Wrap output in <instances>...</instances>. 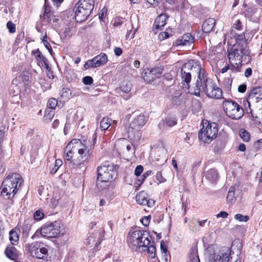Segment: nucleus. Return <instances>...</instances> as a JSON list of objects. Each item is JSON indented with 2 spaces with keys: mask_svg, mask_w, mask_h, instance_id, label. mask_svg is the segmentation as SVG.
<instances>
[{
  "mask_svg": "<svg viewBox=\"0 0 262 262\" xmlns=\"http://www.w3.org/2000/svg\"><path fill=\"white\" fill-rule=\"evenodd\" d=\"M181 78L186 84L189 93L199 96L201 92L205 93L210 88L213 80L208 77L205 70L194 60H189L183 65L181 70Z\"/></svg>",
  "mask_w": 262,
  "mask_h": 262,
  "instance_id": "f257e3e1",
  "label": "nucleus"
},
{
  "mask_svg": "<svg viewBox=\"0 0 262 262\" xmlns=\"http://www.w3.org/2000/svg\"><path fill=\"white\" fill-rule=\"evenodd\" d=\"M127 243L133 251L140 252L147 251L151 258L156 256L154 242L151 241L150 236L145 231H129L127 237Z\"/></svg>",
  "mask_w": 262,
  "mask_h": 262,
  "instance_id": "f03ea898",
  "label": "nucleus"
},
{
  "mask_svg": "<svg viewBox=\"0 0 262 262\" xmlns=\"http://www.w3.org/2000/svg\"><path fill=\"white\" fill-rule=\"evenodd\" d=\"M65 159L75 167L81 168L87 162L89 157V149L81 140L73 139L64 149Z\"/></svg>",
  "mask_w": 262,
  "mask_h": 262,
  "instance_id": "7ed1b4c3",
  "label": "nucleus"
},
{
  "mask_svg": "<svg viewBox=\"0 0 262 262\" xmlns=\"http://www.w3.org/2000/svg\"><path fill=\"white\" fill-rule=\"evenodd\" d=\"M23 182L22 178L19 174L13 173L11 176H8L3 181L0 187L2 194L7 196L9 199L13 197Z\"/></svg>",
  "mask_w": 262,
  "mask_h": 262,
  "instance_id": "20e7f679",
  "label": "nucleus"
},
{
  "mask_svg": "<svg viewBox=\"0 0 262 262\" xmlns=\"http://www.w3.org/2000/svg\"><path fill=\"white\" fill-rule=\"evenodd\" d=\"M249 53L247 44L246 42H243L241 43L237 42L228 50L229 62L233 66H238L241 69L243 57L249 56Z\"/></svg>",
  "mask_w": 262,
  "mask_h": 262,
  "instance_id": "39448f33",
  "label": "nucleus"
},
{
  "mask_svg": "<svg viewBox=\"0 0 262 262\" xmlns=\"http://www.w3.org/2000/svg\"><path fill=\"white\" fill-rule=\"evenodd\" d=\"M218 133L217 125L215 122L210 123L207 120L203 124V127L199 134L200 140L209 143L216 137Z\"/></svg>",
  "mask_w": 262,
  "mask_h": 262,
  "instance_id": "423d86ee",
  "label": "nucleus"
},
{
  "mask_svg": "<svg viewBox=\"0 0 262 262\" xmlns=\"http://www.w3.org/2000/svg\"><path fill=\"white\" fill-rule=\"evenodd\" d=\"M223 106L226 114L232 119L238 120L244 115L243 108L235 101L225 100Z\"/></svg>",
  "mask_w": 262,
  "mask_h": 262,
  "instance_id": "0eeeda50",
  "label": "nucleus"
},
{
  "mask_svg": "<svg viewBox=\"0 0 262 262\" xmlns=\"http://www.w3.org/2000/svg\"><path fill=\"white\" fill-rule=\"evenodd\" d=\"M114 167L112 164L105 163L97 167V179L105 182H110L115 174Z\"/></svg>",
  "mask_w": 262,
  "mask_h": 262,
  "instance_id": "6e6552de",
  "label": "nucleus"
},
{
  "mask_svg": "<svg viewBox=\"0 0 262 262\" xmlns=\"http://www.w3.org/2000/svg\"><path fill=\"white\" fill-rule=\"evenodd\" d=\"M43 237L47 238L57 237L60 235V229L56 222L43 225L40 230Z\"/></svg>",
  "mask_w": 262,
  "mask_h": 262,
  "instance_id": "1a4fd4ad",
  "label": "nucleus"
},
{
  "mask_svg": "<svg viewBox=\"0 0 262 262\" xmlns=\"http://www.w3.org/2000/svg\"><path fill=\"white\" fill-rule=\"evenodd\" d=\"M162 71L163 69L160 67L145 69L142 73V76L144 81L147 83H150L160 77Z\"/></svg>",
  "mask_w": 262,
  "mask_h": 262,
  "instance_id": "9d476101",
  "label": "nucleus"
},
{
  "mask_svg": "<svg viewBox=\"0 0 262 262\" xmlns=\"http://www.w3.org/2000/svg\"><path fill=\"white\" fill-rule=\"evenodd\" d=\"M107 56L104 53H101L93 59L88 60L84 65L85 69L97 68L104 65L107 62Z\"/></svg>",
  "mask_w": 262,
  "mask_h": 262,
  "instance_id": "9b49d317",
  "label": "nucleus"
},
{
  "mask_svg": "<svg viewBox=\"0 0 262 262\" xmlns=\"http://www.w3.org/2000/svg\"><path fill=\"white\" fill-rule=\"evenodd\" d=\"M230 252L228 247L222 248L217 253L213 255L211 262H228Z\"/></svg>",
  "mask_w": 262,
  "mask_h": 262,
  "instance_id": "f8f14e48",
  "label": "nucleus"
},
{
  "mask_svg": "<svg viewBox=\"0 0 262 262\" xmlns=\"http://www.w3.org/2000/svg\"><path fill=\"white\" fill-rule=\"evenodd\" d=\"M137 202L141 205H147L148 207H152L155 204V201L150 199L148 194L144 191H141L137 193L136 196Z\"/></svg>",
  "mask_w": 262,
  "mask_h": 262,
  "instance_id": "ddd939ff",
  "label": "nucleus"
},
{
  "mask_svg": "<svg viewBox=\"0 0 262 262\" xmlns=\"http://www.w3.org/2000/svg\"><path fill=\"white\" fill-rule=\"evenodd\" d=\"M31 219H27L19 225V231L21 232V238L25 243H27L32 227V223Z\"/></svg>",
  "mask_w": 262,
  "mask_h": 262,
  "instance_id": "4468645a",
  "label": "nucleus"
},
{
  "mask_svg": "<svg viewBox=\"0 0 262 262\" xmlns=\"http://www.w3.org/2000/svg\"><path fill=\"white\" fill-rule=\"evenodd\" d=\"M205 93L209 98L220 99L222 98L223 92L221 89L217 87L213 81Z\"/></svg>",
  "mask_w": 262,
  "mask_h": 262,
  "instance_id": "2eb2a0df",
  "label": "nucleus"
},
{
  "mask_svg": "<svg viewBox=\"0 0 262 262\" xmlns=\"http://www.w3.org/2000/svg\"><path fill=\"white\" fill-rule=\"evenodd\" d=\"M75 18L78 23H82L86 20L91 13L78 6L76 7V5L75 6Z\"/></svg>",
  "mask_w": 262,
  "mask_h": 262,
  "instance_id": "dca6fc26",
  "label": "nucleus"
},
{
  "mask_svg": "<svg viewBox=\"0 0 262 262\" xmlns=\"http://www.w3.org/2000/svg\"><path fill=\"white\" fill-rule=\"evenodd\" d=\"M146 118L143 115H140L135 117L130 123V127L136 130H139L142 127L146 122Z\"/></svg>",
  "mask_w": 262,
  "mask_h": 262,
  "instance_id": "f3484780",
  "label": "nucleus"
},
{
  "mask_svg": "<svg viewBox=\"0 0 262 262\" xmlns=\"http://www.w3.org/2000/svg\"><path fill=\"white\" fill-rule=\"evenodd\" d=\"M194 42L193 37L189 33L183 35L176 41L177 46H191Z\"/></svg>",
  "mask_w": 262,
  "mask_h": 262,
  "instance_id": "a211bd4d",
  "label": "nucleus"
},
{
  "mask_svg": "<svg viewBox=\"0 0 262 262\" xmlns=\"http://www.w3.org/2000/svg\"><path fill=\"white\" fill-rule=\"evenodd\" d=\"M169 16L166 14H161L156 19L153 26V30L162 29L166 25Z\"/></svg>",
  "mask_w": 262,
  "mask_h": 262,
  "instance_id": "6ab92c4d",
  "label": "nucleus"
},
{
  "mask_svg": "<svg viewBox=\"0 0 262 262\" xmlns=\"http://www.w3.org/2000/svg\"><path fill=\"white\" fill-rule=\"evenodd\" d=\"M85 10L86 11L92 13L94 7V0H79L76 5Z\"/></svg>",
  "mask_w": 262,
  "mask_h": 262,
  "instance_id": "aec40b11",
  "label": "nucleus"
},
{
  "mask_svg": "<svg viewBox=\"0 0 262 262\" xmlns=\"http://www.w3.org/2000/svg\"><path fill=\"white\" fill-rule=\"evenodd\" d=\"M6 256L10 259L15 260L18 258V251L12 245L8 246L5 251Z\"/></svg>",
  "mask_w": 262,
  "mask_h": 262,
  "instance_id": "412c9836",
  "label": "nucleus"
},
{
  "mask_svg": "<svg viewBox=\"0 0 262 262\" xmlns=\"http://www.w3.org/2000/svg\"><path fill=\"white\" fill-rule=\"evenodd\" d=\"M215 24L214 18H209L205 20L202 25V30L205 33H209L213 29Z\"/></svg>",
  "mask_w": 262,
  "mask_h": 262,
  "instance_id": "4be33fe9",
  "label": "nucleus"
},
{
  "mask_svg": "<svg viewBox=\"0 0 262 262\" xmlns=\"http://www.w3.org/2000/svg\"><path fill=\"white\" fill-rule=\"evenodd\" d=\"M48 250L46 247L42 246V244L40 246L39 248L34 252L32 256L38 259H43L48 255Z\"/></svg>",
  "mask_w": 262,
  "mask_h": 262,
  "instance_id": "5701e85b",
  "label": "nucleus"
},
{
  "mask_svg": "<svg viewBox=\"0 0 262 262\" xmlns=\"http://www.w3.org/2000/svg\"><path fill=\"white\" fill-rule=\"evenodd\" d=\"M206 178L212 182H215L218 178V173L214 169H210L206 171L205 174Z\"/></svg>",
  "mask_w": 262,
  "mask_h": 262,
  "instance_id": "b1692460",
  "label": "nucleus"
},
{
  "mask_svg": "<svg viewBox=\"0 0 262 262\" xmlns=\"http://www.w3.org/2000/svg\"><path fill=\"white\" fill-rule=\"evenodd\" d=\"M42 244L37 242L32 243L30 244L29 243H26L25 247L28 249V250L31 253V255L34 254V252H36L38 248H39L40 246Z\"/></svg>",
  "mask_w": 262,
  "mask_h": 262,
  "instance_id": "393cba45",
  "label": "nucleus"
},
{
  "mask_svg": "<svg viewBox=\"0 0 262 262\" xmlns=\"http://www.w3.org/2000/svg\"><path fill=\"white\" fill-rule=\"evenodd\" d=\"M262 93L261 87H256L252 90L251 92L249 95V99H257L260 96Z\"/></svg>",
  "mask_w": 262,
  "mask_h": 262,
  "instance_id": "a878e982",
  "label": "nucleus"
},
{
  "mask_svg": "<svg viewBox=\"0 0 262 262\" xmlns=\"http://www.w3.org/2000/svg\"><path fill=\"white\" fill-rule=\"evenodd\" d=\"M188 262H200L198 254V249L196 247H193L191 249Z\"/></svg>",
  "mask_w": 262,
  "mask_h": 262,
  "instance_id": "bb28decb",
  "label": "nucleus"
},
{
  "mask_svg": "<svg viewBox=\"0 0 262 262\" xmlns=\"http://www.w3.org/2000/svg\"><path fill=\"white\" fill-rule=\"evenodd\" d=\"M112 119L107 117H104L100 121V128L102 130H106L111 125Z\"/></svg>",
  "mask_w": 262,
  "mask_h": 262,
  "instance_id": "cd10ccee",
  "label": "nucleus"
},
{
  "mask_svg": "<svg viewBox=\"0 0 262 262\" xmlns=\"http://www.w3.org/2000/svg\"><path fill=\"white\" fill-rule=\"evenodd\" d=\"M254 99H249L248 98L246 100H244L245 109L248 114H250L253 118H257V116H254V114L252 113V110L251 108V101Z\"/></svg>",
  "mask_w": 262,
  "mask_h": 262,
  "instance_id": "c85d7f7f",
  "label": "nucleus"
},
{
  "mask_svg": "<svg viewBox=\"0 0 262 262\" xmlns=\"http://www.w3.org/2000/svg\"><path fill=\"white\" fill-rule=\"evenodd\" d=\"M132 88V84L129 81H123L120 86V90L125 94H128L130 92Z\"/></svg>",
  "mask_w": 262,
  "mask_h": 262,
  "instance_id": "c756f323",
  "label": "nucleus"
},
{
  "mask_svg": "<svg viewBox=\"0 0 262 262\" xmlns=\"http://www.w3.org/2000/svg\"><path fill=\"white\" fill-rule=\"evenodd\" d=\"M229 70L235 73L241 72V69L238 67V66L233 65H233L229 63L226 67L222 69L221 72L222 73H225Z\"/></svg>",
  "mask_w": 262,
  "mask_h": 262,
  "instance_id": "7c9ffc66",
  "label": "nucleus"
},
{
  "mask_svg": "<svg viewBox=\"0 0 262 262\" xmlns=\"http://www.w3.org/2000/svg\"><path fill=\"white\" fill-rule=\"evenodd\" d=\"M9 239L11 243L13 245H15L16 244H17L19 239V236L18 233L15 231L11 230L9 233Z\"/></svg>",
  "mask_w": 262,
  "mask_h": 262,
  "instance_id": "2f4dec72",
  "label": "nucleus"
},
{
  "mask_svg": "<svg viewBox=\"0 0 262 262\" xmlns=\"http://www.w3.org/2000/svg\"><path fill=\"white\" fill-rule=\"evenodd\" d=\"M234 22L233 23V27L238 30H241L243 28V25L242 23L241 18H239V16H235L234 17Z\"/></svg>",
  "mask_w": 262,
  "mask_h": 262,
  "instance_id": "473e14b6",
  "label": "nucleus"
},
{
  "mask_svg": "<svg viewBox=\"0 0 262 262\" xmlns=\"http://www.w3.org/2000/svg\"><path fill=\"white\" fill-rule=\"evenodd\" d=\"M234 190L235 188L234 187H230L227 196V201L229 203H232L233 202L235 201V198L234 196Z\"/></svg>",
  "mask_w": 262,
  "mask_h": 262,
  "instance_id": "72a5a7b5",
  "label": "nucleus"
},
{
  "mask_svg": "<svg viewBox=\"0 0 262 262\" xmlns=\"http://www.w3.org/2000/svg\"><path fill=\"white\" fill-rule=\"evenodd\" d=\"M55 115L54 111L47 108L45 111L44 118L48 121H51Z\"/></svg>",
  "mask_w": 262,
  "mask_h": 262,
  "instance_id": "f704fd0d",
  "label": "nucleus"
},
{
  "mask_svg": "<svg viewBox=\"0 0 262 262\" xmlns=\"http://www.w3.org/2000/svg\"><path fill=\"white\" fill-rule=\"evenodd\" d=\"M60 96L64 100L68 99L71 97V92L68 88H63L60 92Z\"/></svg>",
  "mask_w": 262,
  "mask_h": 262,
  "instance_id": "c9c22d12",
  "label": "nucleus"
},
{
  "mask_svg": "<svg viewBox=\"0 0 262 262\" xmlns=\"http://www.w3.org/2000/svg\"><path fill=\"white\" fill-rule=\"evenodd\" d=\"M62 165V161L60 159H56L55 162L54 166L50 169L51 173L55 174L59 169V168Z\"/></svg>",
  "mask_w": 262,
  "mask_h": 262,
  "instance_id": "e433bc0d",
  "label": "nucleus"
},
{
  "mask_svg": "<svg viewBox=\"0 0 262 262\" xmlns=\"http://www.w3.org/2000/svg\"><path fill=\"white\" fill-rule=\"evenodd\" d=\"M97 187L100 190H103L106 189L110 185V182H105L103 181L98 180L97 179Z\"/></svg>",
  "mask_w": 262,
  "mask_h": 262,
  "instance_id": "4c0bfd02",
  "label": "nucleus"
},
{
  "mask_svg": "<svg viewBox=\"0 0 262 262\" xmlns=\"http://www.w3.org/2000/svg\"><path fill=\"white\" fill-rule=\"evenodd\" d=\"M239 136L245 142H248L250 138L249 133L244 129L239 130Z\"/></svg>",
  "mask_w": 262,
  "mask_h": 262,
  "instance_id": "58836bf2",
  "label": "nucleus"
},
{
  "mask_svg": "<svg viewBox=\"0 0 262 262\" xmlns=\"http://www.w3.org/2000/svg\"><path fill=\"white\" fill-rule=\"evenodd\" d=\"M57 103L58 101L56 99L54 98L49 99L47 104V106L49 107L48 108L54 110L56 107Z\"/></svg>",
  "mask_w": 262,
  "mask_h": 262,
  "instance_id": "ea45409f",
  "label": "nucleus"
},
{
  "mask_svg": "<svg viewBox=\"0 0 262 262\" xmlns=\"http://www.w3.org/2000/svg\"><path fill=\"white\" fill-rule=\"evenodd\" d=\"M234 219L239 222H247L249 220V216L238 213L234 215Z\"/></svg>",
  "mask_w": 262,
  "mask_h": 262,
  "instance_id": "a19ab883",
  "label": "nucleus"
},
{
  "mask_svg": "<svg viewBox=\"0 0 262 262\" xmlns=\"http://www.w3.org/2000/svg\"><path fill=\"white\" fill-rule=\"evenodd\" d=\"M164 120L167 126L168 127H172L177 124V120L174 118L167 117Z\"/></svg>",
  "mask_w": 262,
  "mask_h": 262,
  "instance_id": "79ce46f5",
  "label": "nucleus"
},
{
  "mask_svg": "<svg viewBox=\"0 0 262 262\" xmlns=\"http://www.w3.org/2000/svg\"><path fill=\"white\" fill-rule=\"evenodd\" d=\"M7 27L9 31L11 33H14L16 31L15 25L11 21H9L7 23Z\"/></svg>",
  "mask_w": 262,
  "mask_h": 262,
  "instance_id": "37998d69",
  "label": "nucleus"
},
{
  "mask_svg": "<svg viewBox=\"0 0 262 262\" xmlns=\"http://www.w3.org/2000/svg\"><path fill=\"white\" fill-rule=\"evenodd\" d=\"M44 217L43 213L39 210L36 211L34 214V219L35 220H40Z\"/></svg>",
  "mask_w": 262,
  "mask_h": 262,
  "instance_id": "c03bdc74",
  "label": "nucleus"
},
{
  "mask_svg": "<svg viewBox=\"0 0 262 262\" xmlns=\"http://www.w3.org/2000/svg\"><path fill=\"white\" fill-rule=\"evenodd\" d=\"M82 82L85 85H90L93 83V79L91 76H85L82 78Z\"/></svg>",
  "mask_w": 262,
  "mask_h": 262,
  "instance_id": "a18cd8bd",
  "label": "nucleus"
},
{
  "mask_svg": "<svg viewBox=\"0 0 262 262\" xmlns=\"http://www.w3.org/2000/svg\"><path fill=\"white\" fill-rule=\"evenodd\" d=\"M42 41L45 47L47 49V50L49 51V52L50 53H51V52L52 51V47L47 40V36L46 35H45L43 37Z\"/></svg>",
  "mask_w": 262,
  "mask_h": 262,
  "instance_id": "49530a36",
  "label": "nucleus"
},
{
  "mask_svg": "<svg viewBox=\"0 0 262 262\" xmlns=\"http://www.w3.org/2000/svg\"><path fill=\"white\" fill-rule=\"evenodd\" d=\"M156 178L159 183H163L166 181V179L162 176L161 171L157 172Z\"/></svg>",
  "mask_w": 262,
  "mask_h": 262,
  "instance_id": "de8ad7c7",
  "label": "nucleus"
},
{
  "mask_svg": "<svg viewBox=\"0 0 262 262\" xmlns=\"http://www.w3.org/2000/svg\"><path fill=\"white\" fill-rule=\"evenodd\" d=\"M151 170H148V171H146V172L144 173V174L142 176L141 179H138V181L139 182V183H138V184H139V185L143 183V182L144 181V180L145 178L146 177H147V176H149V175L151 174Z\"/></svg>",
  "mask_w": 262,
  "mask_h": 262,
  "instance_id": "09e8293b",
  "label": "nucleus"
},
{
  "mask_svg": "<svg viewBox=\"0 0 262 262\" xmlns=\"http://www.w3.org/2000/svg\"><path fill=\"white\" fill-rule=\"evenodd\" d=\"M143 167L141 165H138L137 166L135 170V174L136 176H139L141 173L143 172Z\"/></svg>",
  "mask_w": 262,
  "mask_h": 262,
  "instance_id": "8fccbe9b",
  "label": "nucleus"
},
{
  "mask_svg": "<svg viewBox=\"0 0 262 262\" xmlns=\"http://www.w3.org/2000/svg\"><path fill=\"white\" fill-rule=\"evenodd\" d=\"M150 216H145L141 220L142 224L145 226H147L149 223Z\"/></svg>",
  "mask_w": 262,
  "mask_h": 262,
  "instance_id": "3c124183",
  "label": "nucleus"
},
{
  "mask_svg": "<svg viewBox=\"0 0 262 262\" xmlns=\"http://www.w3.org/2000/svg\"><path fill=\"white\" fill-rule=\"evenodd\" d=\"M239 42L241 43H242L243 42H245L247 43L246 40H245V35L244 34H241L240 35H238L236 38V42Z\"/></svg>",
  "mask_w": 262,
  "mask_h": 262,
  "instance_id": "603ef678",
  "label": "nucleus"
},
{
  "mask_svg": "<svg viewBox=\"0 0 262 262\" xmlns=\"http://www.w3.org/2000/svg\"><path fill=\"white\" fill-rule=\"evenodd\" d=\"M166 126L167 125L166 124V123H165L164 120H163L161 121H160L158 125L159 129H160L161 130H164L165 129V127H166Z\"/></svg>",
  "mask_w": 262,
  "mask_h": 262,
  "instance_id": "864d4df0",
  "label": "nucleus"
},
{
  "mask_svg": "<svg viewBox=\"0 0 262 262\" xmlns=\"http://www.w3.org/2000/svg\"><path fill=\"white\" fill-rule=\"evenodd\" d=\"M228 215V213L226 211H221L219 214H216V216L217 218L222 217L223 219L227 218Z\"/></svg>",
  "mask_w": 262,
  "mask_h": 262,
  "instance_id": "5fc2aeb1",
  "label": "nucleus"
},
{
  "mask_svg": "<svg viewBox=\"0 0 262 262\" xmlns=\"http://www.w3.org/2000/svg\"><path fill=\"white\" fill-rule=\"evenodd\" d=\"M32 53L35 55V58L39 61V58L42 56L41 52L38 49L32 51Z\"/></svg>",
  "mask_w": 262,
  "mask_h": 262,
  "instance_id": "6e6d98bb",
  "label": "nucleus"
},
{
  "mask_svg": "<svg viewBox=\"0 0 262 262\" xmlns=\"http://www.w3.org/2000/svg\"><path fill=\"white\" fill-rule=\"evenodd\" d=\"M247 89V85L245 84H241L238 86V91L239 93H244L246 92Z\"/></svg>",
  "mask_w": 262,
  "mask_h": 262,
  "instance_id": "4d7b16f0",
  "label": "nucleus"
},
{
  "mask_svg": "<svg viewBox=\"0 0 262 262\" xmlns=\"http://www.w3.org/2000/svg\"><path fill=\"white\" fill-rule=\"evenodd\" d=\"M169 36V34L167 32H163L160 33L159 38L160 39H165L168 38Z\"/></svg>",
  "mask_w": 262,
  "mask_h": 262,
  "instance_id": "13d9d810",
  "label": "nucleus"
},
{
  "mask_svg": "<svg viewBox=\"0 0 262 262\" xmlns=\"http://www.w3.org/2000/svg\"><path fill=\"white\" fill-rule=\"evenodd\" d=\"M114 52L116 56H120L122 54V50L119 47H115L114 48Z\"/></svg>",
  "mask_w": 262,
  "mask_h": 262,
  "instance_id": "bf43d9fd",
  "label": "nucleus"
},
{
  "mask_svg": "<svg viewBox=\"0 0 262 262\" xmlns=\"http://www.w3.org/2000/svg\"><path fill=\"white\" fill-rule=\"evenodd\" d=\"M252 73V69L250 68H247L245 72V76L247 78L251 76Z\"/></svg>",
  "mask_w": 262,
  "mask_h": 262,
  "instance_id": "052dcab7",
  "label": "nucleus"
},
{
  "mask_svg": "<svg viewBox=\"0 0 262 262\" xmlns=\"http://www.w3.org/2000/svg\"><path fill=\"white\" fill-rule=\"evenodd\" d=\"M147 3L152 5L153 7H156L159 3V0H146Z\"/></svg>",
  "mask_w": 262,
  "mask_h": 262,
  "instance_id": "680f3d73",
  "label": "nucleus"
},
{
  "mask_svg": "<svg viewBox=\"0 0 262 262\" xmlns=\"http://www.w3.org/2000/svg\"><path fill=\"white\" fill-rule=\"evenodd\" d=\"M106 13V10L105 9H103L101 10V13L99 14V18L101 19H103L105 17Z\"/></svg>",
  "mask_w": 262,
  "mask_h": 262,
  "instance_id": "e2e57ef3",
  "label": "nucleus"
},
{
  "mask_svg": "<svg viewBox=\"0 0 262 262\" xmlns=\"http://www.w3.org/2000/svg\"><path fill=\"white\" fill-rule=\"evenodd\" d=\"M54 5L59 6L63 1V0H51Z\"/></svg>",
  "mask_w": 262,
  "mask_h": 262,
  "instance_id": "0e129e2a",
  "label": "nucleus"
},
{
  "mask_svg": "<svg viewBox=\"0 0 262 262\" xmlns=\"http://www.w3.org/2000/svg\"><path fill=\"white\" fill-rule=\"evenodd\" d=\"M161 251L164 253H167V247L164 243H161Z\"/></svg>",
  "mask_w": 262,
  "mask_h": 262,
  "instance_id": "69168bd1",
  "label": "nucleus"
},
{
  "mask_svg": "<svg viewBox=\"0 0 262 262\" xmlns=\"http://www.w3.org/2000/svg\"><path fill=\"white\" fill-rule=\"evenodd\" d=\"M171 164L175 170H178V167L177 165V161L173 158L172 159Z\"/></svg>",
  "mask_w": 262,
  "mask_h": 262,
  "instance_id": "338daca9",
  "label": "nucleus"
},
{
  "mask_svg": "<svg viewBox=\"0 0 262 262\" xmlns=\"http://www.w3.org/2000/svg\"><path fill=\"white\" fill-rule=\"evenodd\" d=\"M246 145L243 144L241 143L238 146V149L241 151H245L246 150Z\"/></svg>",
  "mask_w": 262,
  "mask_h": 262,
  "instance_id": "774afa93",
  "label": "nucleus"
}]
</instances>
